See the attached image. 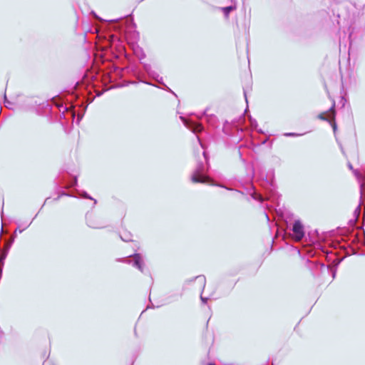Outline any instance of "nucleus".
<instances>
[{"label":"nucleus","instance_id":"4","mask_svg":"<svg viewBox=\"0 0 365 365\" xmlns=\"http://www.w3.org/2000/svg\"><path fill=\"white\" fill-rule=\"evenodd\" d=\"M319 118L320 119H322V120H326V119H327V118L324 116V115H323V114H320V115H319Z\"/></svg>","mask_w":365,"mask_h":365},{"label":"nucleus","instance_id":"7","mask_svg":"<svg viewBox=\"0 0 365 365\" xmlns=\"http://www.w3.org/2000/svg\"><path fill=\"white\" fill-rule=\"evenodd\" d=\"M333 128H334V130H335V128H336V125H335V123H334V125H333Z\"/></svg>","mask_w":365,"mask_h":365},{"label":"nucleus","instance_id":"5","mask_svg":"<svg viewBox=\"0 0 365 365\" xmlns=\"http://www.w3.org/2000/svg\"><path fill=\"white\" fill-rule=\"evenodd\" d=\"M287 135H289V136H296V135H297V134H295V133H289V134H287Z\"/></svg>","mask_w":365,"mask_h":365},{"label":"nucleus","instance_id":"3","mask_svg":"<svg viewBox=\"0 0 365 365\" xmlns=\"http://www.w3.org/2000/svg\"><path fill=\"white\" fill-rule=\"evenodd\" d=\"M235 8L232 7V6H227V7H224L222 9L223 11H225V15L226 16H228L229 13L232 11Z\"/></svg>","mask_w":365,"mask_h":365},{"label":"nucleus","instance_id":"1","mask_svg":"<svg viewBox=\"0 0 365 365\" xmlns=\"http://www.w3.org/2000/svg\"><path fill=\"white\" fill-rule=\"evenodd\" d=\"M292 231L297 241H300L304 236V227L299 220H296L294 222Z\"/></svg>","mask_w":365,"mask_h":365},{"label":"nucleus","instance_id":"2","mask_svg":"<svg viewBox=\"0 0 365 365\" xmlns=\"http://www.w3.org/2000/svg\"><path fill=\"white\" fill-rule=\"evenodd\" d=\"M207 180L208 178L205 176H203L202 175H200V174H194L192 176V181L195 183H197V182H207Z\"/></svg>","mask_w":365,"mask_h":365},{"label":"nucleus","instance_id":"8","mask_svg":"<svg viewBox=\"0 0 365 365\" xmlns=\"http://www.w3.org/2000/svg\"><path fill=\"white\" fill-rule=\"evenodd\" d=\"M209 365H215V364H209Z\"/></svg>","mask_w":365,"mask_h":365},{"label":"nucleus","instance_id":"6","mask_svg":"<svg viewBox=\"0 0 365 365\" xmlns=\"http://www.w3.org/2000/svg\"><path fill=\"white\" fill-rule=\"evenodd\" d=\"M135 264L138 265V268H140L138 260H137V259L135 260Z\"/></svg>","mask_w":365,"mask_h":365}]
</instances>
